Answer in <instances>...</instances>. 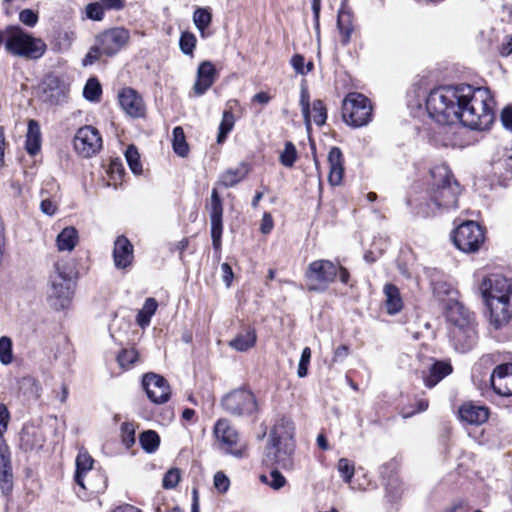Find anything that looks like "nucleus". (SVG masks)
Instances as JSON below:
<instances>
[{"label":"nucleus","mask_w":512,"mask_h":512,"mask_svg":"<svg viewBox=\"0 0 512 512\" xmlns=\"http://www.w3.org/2000/svg\"><path fill=\"white\" fill-rule=\"evenodd\" d=\"M312 111L314 113L313 120L315 124L318 126L324 125L327 119V111L323 101L319 99L315 100L313 102Z\"/></svg>","instance_id":"nucleus-47"},{"label":"nucleus","mask_w":512,"mask_h":512,"mask_svg":"<svg viewBox=\"0 0 512 512\" xmlns=\"http://www.w3.org/2000/svg\"><path fill=\"white\" fill-rule=\"evenodd\" d=\"M40 208L44 214L49 216L54 215L57 210L56 204L49 199H44L40 204Z\"/></svg>","instance_id":"nucleus-62"},{"label":"nucleus","mask_w":512,"mask_h":512,"mask_svg":"<svg viewBox=\"0 0 512 512\" xmlns=\"http://www.w3.org/2000/svg\"><path fill=\"white\" fill-rule=\"evenodd\" d=\"M499 53L503 57H507L512 53V34H508L504 37L499 47Z\"/></svg>","instance_id":"nucleus-58"},{"label":"nucleus","mask_w":512,"mask_h":512,"mask_svg":"<svg viewBox=\"0 0 512 512\" xmlns=\"http://www.w3.org/2000/svg\"><path fill=\"white\" fill-rule=\"evenodd\" d=\"M310 359H311V349L309 347H305L302 350L301 358H300V361L298 364V369H297V375L300 378H304L307 376L308 365L310 363Z\"/></svg>","instance_id":"nucleus-51"},{"label":"nucleus","mask_w":512,"mask_h":512,"mask_svg":"<svg viewBox=\"0 0 512 512\" xmlns=\"http://www.w3.org/2000/svg\"><path fill=\"white\" fill-rule=\"evenodd\" d=\"M294 424L286 418H280L270 432L269 444L264 454V462L268 465L277 464L282 468L292 466L291 455L294 452Z\"/></svg>","instance_id":"nucleus-5"},{"label":"nucleus","mask_w":512,"mask_h":512,"mask_svg":"<svg viewBox=\"0 0 512 512\" xmlns=\"http://www.w3.org/2000/svg\"><path fill=\"white\" fill-rule=\"evenodd\" d=\"M452 238L459 250L473 253L478 251L483 244L484 232L476 222L466 221L454 230Z\"/></svg>","instance_id":"nucleus-14"},{"label":"nucleus","mask_w":512,"mask_h":512,"mask_svg":"<svg viewBox=\"0 0 512 512\" xmlns=\"http://www.w3.org/2000/svg\"><path fill=\"white\" fill-rule=\"evenodd\" d=\"M498 360V354L483 355L473 366V381L480 390L492 388L500 396H512V363L499 364L489 373Z\"/></svg>","instance_id":"nucleus-4"},{"label":"nucleus","mask_w":512,"mask_h":512,"mask_svg":"<svg viewBox=\"0 0 512 512\" xmlns=\"http://www.w3.org/2000/svg\"><path fill=\"white\" fill-rule=\"evenodd\" d=\"M212 14L209 8H197L193 13V22L200 32L201 37L207 36L206 29L210 26Z\"/></svg>","instance_id":"nucleus-34"},{"label":"nucleus","mask_w":512,"mask_h":512,"mask_svg":"<svg viewBox=\"0 0 512 512\" xmlns=\"http://www.w3.org/2000/svg\"><path fill=\"white\" fill-rule=\"evenodd\" d=\"M0 488L1 491L8 495L13 488V476L12 477H2L0 476Z\"/></svg>","instance_id":"nucleus-64"},{"label":"nucleus","mask_w":512,"mask_h":512,"mask_svg":"<svg viewBox=\"0 0 512 512\" xmlns=\"http://www.w3.org/2000/svg\"><path fill=\"white\" fill-rule=\"evenodd\" d=\"M73 269L65 262H56L50 275L48 295L58 301L56 308L63 309L73 294Z\"/></svg>","instance_id":"nucleus-9"},{"label":"nucleus","mask_w":512,"mask_h":512,"mask_svg":"<svg viewBox=\"0 0 512 512\" xmlns=\"http://www.w3.org/2000/svg\"><path fill=\"white\" fill-rule=\"evenodd\" d=\"M216 79L217 71L214 64L211 61H203L198 67L196 81L192 88L194 95H203Z\"/></svg>","instance_id":"nucleus-22"},{"label":"nucleus","mask_w":512,"mask_h":512,"mask_svg":"<svg viewBox=\"0 0 512 512\" xmlns=\"http://www.w3.org/2000/svg\"><path fill=\"white\" fill-rule=\"evenodd\" d=\"M349 355V347L347 345H340L334 351L332 362L344 360Z\"/></svg>","instance_id":"nucleus-63"},{"label":"nucleus","mask_w":512,"mask_h":512,"mask_svg":"<svg viewBox=\"0 0 512 512\" xmlns=\"http://www.w3.org/2000/svg\"><path fill=\"white\" fill-rule=\"evenodd\" d=\"M384 294L387 312L391 315L398 313L403 307L399 289L394 284H386L384 286Z\"/></svg>","instance_id":"nucleus-29"},{"label":"nucleus","mask_w":512,"mask_h":512,"mask_svg":"<svg viewBox=\"0 0 512 512\" xmlns=\"http://www.w3.org/2000/svg\"><path fill=\"white\" fill-rule=\"evenodd\" d=\"M249 172L247 163H240L235 168H229L220 176L219 183L224 187H233L242 181Z\"/></svg>","instance_id":"nucleus-27"},{"label":"nucleus","mask_w":512,"mask_h":512,"mask_svg":"<svg viewBox=\"0 0 512 512\" xmlns=\"http://www.w3.org/2000/svg\"><path fill=\"white\" fill-rule=\"evenodd\" d=\"M11 456L8 446L0 443V476L12 477Z\"/></svg>","instance_id":"nucleus-38"},{"label":"nucleus","mask_w":512,"mask_h":512,"mask_svg":"<svg viewBox=\"0 0 512 512\" xmlns=\"http://www.w3.org/2000/svg\"><path fill=\"white\" fill-rule=\"evenodd\" d=\"M210 221H211V238L212 245L215 250L221 249V237L223 231L222 217H223V204L222 200L216 189L212 190L211 203L209 206Z\"/></svg>","instance_id":"nucleus-19"},{"label":"nucleus","mask_w":512,"mask_h":512,"mask_svg":"<svg viewBox=\"0 0 512 512\" xmlns=\"http://www.w3.org/2000/svg\"><path fill=\"white\" fill-rule=\"evenodd\" d=\"M229 485L230 481L223 472L219 471L214 475V486L219 492H226Z\"/></svg>","instance_id":"nucleus-54"},{"label":"nucleus","mask_w":512,"mask_h":512,"mask_svg":"<svg viewBox=\"0 0 512 512\" xmlns=\"http://www.w3.org/2000/svg\"><path fill=\"white\" fill-rule=\"evenodd\" d=\"M100 51L97 49V43L90 49L85 58L83 59V66L92 65L96 60L99 59Z\"/></svg>","instance_id":"nucleus-59"},{"label":"nucleus","mask_w":512,"mask_h":512,"mask_svg":"<svg viewBox=\"0 0 512 512\" xmlns=\"http://www.w3.org/2000/svg\"><path fill=\"white\" fill-rule=\"evenodd\" d=\"M20 21L28 27H33L38 21L37 14L31 9H24L19 14Z\"/></svg>","instance_id":"nucleus-53"},{"label":"nucleus","mask_w":512,"mask_h":512,"mask_svg":"<svg viewBox=\"0 0 512 512\" xmlns=\"http://www.w3.org/2000/svg\"><path fill=\"white\" fill-rule=\"evenodd\" d=\"M449 339L455 350L465 353L477 342L475 314L463 305L456 303L448 312Z\"/></svg>","instance_id":"nucleus-6"},{"label":"nucleus","mask_w":512,"mask_h":512,"mask_svg":"<svg viewBox=\"0 0 512 512\" xmlns=\"http://www.w3.org/2000/svg\"><path fill=\"white\" fill-rule=\"evenodd\" d=\"M221 405L228 414L235 417L252 416L258 411L255 395L244 388L227 393L222 398Z\"/></svg>","instance_id":"nucleus-13"},{"label":"nucleus","mask_w":512,"mask_h":512,"mask_svg":"<svg viewBox=\"0 0 512 512\" xmlns=\"http://www.w3.org/2000/svg\"><path fill=\"white\" fill-rule=\"evenodd\" d=\"M451 372L452 366L449 362L434 361L427 371H422L423 382L426 387L433 388Z\"/></svg>","instance_id":"nucleus-24"},{"label":"nucleus","mask_w":512,"mask_h":512,"mask_svg":"<svg viewBox=\"0 0 512 512\" xmlns=\"http://www.w3.org/2000/svg\"><path fill=\"white\" fill-rule=\"evenodd\" d=\"M126 161L134 174L142 173V164L140 162V155L137 148L134 145L128 146L125 152Z\"/></svg>","instance_id":"nucleus-39"},{"label":"nucleus","mask_w":512,"mask_h":512,"mask_svg":"<svg viewBox=\"0 0 512 512\" xmlns=\"http://www.w3.org/2000/svg\"><path fill=\"white\" fill-rule=\"evenodd\" d=\"M329 182L339 185L343 177V155L338 147H332L328 154Z\"/></svg>","instance_id":"nucleus-25"},{"label":"nucleus","mask_w":512,"mask_h":512,"mask_svg":"<svg viewBox=\"0 0 512 512\" xmlns=\"http://www.w3.org/2000/svg\"><path fill=\"white\" fill-rule=\"evenodd\" d=\"M113 262L117 269H127L133 263L134 248L132 243L124 235H120L114 241Z\"/></svg>","instance_id":"nucleus-20"},{"label":"nucleus","mask_w":512,"mask_h":512,"mask_svg":"<svg viewBox=\"0 0 512 512\" xmlns=\"http://www.w3.org/2000/svg\"><path fill=\"white\" fill-rule=\"evenodd\" d=\"M25 148L27 153L32 156L36 155L41 149V131L36 120H30L28 122Z\"/></svg>","instance_id":"nucleus-28"},{"label":"nucleus","mask_w":512,"mask_h":512,"mask_svg":"<svg viewBox=\"0 0 512 512\" xmlns=\"http://www.w3.org/2000/svg\"><path fill=\"white\" fill-rule=\"evenodd\" d=\"M172 145L174 152L181 156L186 157L189 152V147L186 142L185 134L182 127L177 126L173 129Z\"/></svg>","instance_id":"nucleus-36"},{"label":"nucleus","mask_w":512,"mask_h":512,"mask_svg":"<svg viewBox=\"0 0 512 512\" xmlns=\"http://www.w3.org/2000/svg\"><path fill=\"white\" fill-rule=\"evenodd\" d=\"M121 437L126 448H130L135 443V426L133 423L124 422L121 424Z\"/></svg>","instance_id":"nucleus-46"},{"label":"nucleus","mask_w":512,"mask_h":512,"mask_svg":"<svg viewBox=\"0 0 512 512\" xmlns=\"http://www.w3.org/2000/svg\"><path fill=\"white\" fill-rule=\"evenodd\" d=\"M342 117L346 124L354 128L366 126L372 119L370 100L361 93H349L343 100Z\"/></svg>","instance_id":"nucleus-11"},{"label":"nucleus","mask_w":512,"mask_h":512,"mask_svg":"<svg viewBox=\"0 0 512 512\" xmlns=\"http://www.w3.org/2000/svg\"><path fill=\"white\" fill-rule=\"evenodd\" d=\"M495 101L487 88L470 85L444 86L432 90L426 99L428 114L440 124L462 123L485 130L494 120Z\"/></svg>","instance_id":"nucleus-1"},{"label":"nucleus","mask_w":512,"mask_h":512,"mask_svg":"<svg viewBox=\"0 0 512 512\" xmlns=\"http://www.w3.org/2000/svg\"><path fill=\"white\" fill-rule=\"evenodd\" d=\"M180 478V470L172 468L165 473L162 480V486L165 489H173L178 485Z\"/></svg>","instance_id":"nucleus-49"},{"label":"nucleus","mask_w":512,"mask_h":512,"mask_svg":"<svg viewBox=\"0 0 512 512\" xmlns=\"http://www.w3.org/2000/svg\"><path fill=\"white\" fill-rule=\"evenodd\" d=\"M235 124V117L231 109L224 110L222 120L219 125L217 143H223L228 134L232 131Z\"/></svg>","instance_id":"nucleus-35"},{"label":"nucleus","mask_w":512,"mask_h":512,"mask_svg":"<svg viewBox=\"0 0 512 512\" xmlns=\"http://www.w3.org/2000/svg\"><path fill=\"white\" fill-rule=\"evenodd\" d=\"M217 447L224 453L235 458H243L246 452V443L242 440L237 429L228 419H219L213 428Z\"/></svg>","instance_id":"nucleus-10"},{"label":"nucleus","mask_w":512,"mask_h":512,"mask_svg":"<svg viewBox=\"0 0 512 512\" xmlns=\"http://www.w3.org/2000/svg\"><path fill=\"white\" fill-rule=\"evenodd\" d=\"M305 60L304 57L300 54H296L291 59V65L294 68V70L298 74L305 75L307 71H305Z\"/></svg>","instance_id":"nucleus-57"},{"label":"nucleus","mask_w":512,"mask_h":512,"mask_svg":"<svg viewBox=\"0 0 512 512\" xmlns=\"http://www.w3.org/2000/svg\"><path fill=\"white\" fill-rule=\"evenodd\" d=\"M73 144L76 152L80 156L89 158L101 150L102 138L96 128L84 126L77 130Z\"/></svg>","instance_id":"nucleus-16"},{"label":"nucleus","mask_w":512,"mask_h":512,"mask_svg":"<svg viewBox=\"0 0 512 512\" xmlns=\"http://www.w3.org/2000/svg\"><path fill=\"white\" fill-rule=\"evenodd\" d=\"M255 343V331L249 328L244 333H239L233 340L229 342V345L237 351L244 352L253 347Z\"/></svg>","instance_id":"nucleus-32"},{"label":"nucleus","mask_w":512,"mask_h":512,"mask_svg":"<svg viewBox=\"0 0 512 512\" xmlns=\"http://www.w3.org/2000/svg\"><path fill=\"white\" fill-rule=\"evenodd\" d=\"M158 307L157 301L150 297L145 300L143 308L136 315V322L141 328L149 326L151 317L155 314Z\"/></svg>","instance_id":"nucleus-33"},{"label":"nucleus","mask_w":512,"mask_h":512,"mask_svg":"<svg viewBox=\"0 0 512 512\" xmlns=\"http://www.w3.org/2000/svg\"><path fill=\"white\" fill-rule=\"evenodd\" d=\"M261 481L274 490H279L286 484L285 477L276 469L272 470L269 475H262Z\"/></svg>","instance_id":"nucleus-44"},{"label":"nucleus","mask_w":512,"mask_h":512,"mask_svg":"<svg viewBox=\"0 0 512 512\" xmlns=\"http://www.w3.org/2000/svg\"><path fill=\"white\" fill-rule=\"evenodd\" d=\"M338 472L345 483H350L354 475V465L346 458H341L337 465Z\"/></svg>","instance_id":"nucleus-48"},{"label":"nucleus","mask_w":512,"mask_h":512,"mask_svg":"<svg viewBox=\"0 0 512 512\" xmlns=\"http://www.w3.org/2000/svg\"><path fill=\"white\" fill-rule=\"evenodd\" d=\"M139 442L143 450L148 453L155 452L160 445V437L157 432L153 430H147L140 434Z\"/></svg>","instance_id":"nucleus-37"},{"label":"nucleus","mask_w":512,"mask_h":512,"mask_svg":"<svg viewBox=\"0 0 512 512\" xmlns=\"http://www.w3.org/2000/svg\"><path fill=\"white\" fill-rule=\"evenodd\" d=\"M147 397L155 404L166 403L171 395V390L166 379L155 373H147L142 381Z\"/></svg>","instance_id":"nucleus-18"},{"label":"nucleus","mask_w":512,"mask_h":512,"mask_svg":"<svg viewBox=\"0 0 512 512\" xmlns=\"http://www.w3.org/2000/svg\"><path fill=\"white\" fill-rule=\"evenodd\" d=\"M501 122L506 129L512 131V105L503 109L501 113Z\"/></svg>","instance_id":"nucleus-60"},{"label":"nucleus","mask_w":512,"mask_h":512,"mask_svg":"<svg viewBox=\"0 0 512 512\" xmlns=\"http://www.w3.org/2000/svg\"><path fill=\"white\" fill-rule=\"evenodd\" d=\"M10 413L4 404H0V436L7 430Z\"/></svg>","instance_id":"nucleus-56"},{"label":"nucleus","mask_w":512,"mask_h":512,"mask_svg":"<svg viewBox=\"0 0 512 512\" xmlns=\"http://www.w3.org/2000/svg\"><path fill=\"white\" fill-rule=\"evenodd\" d=\"M274 223L272 216L269 213L263 215L260 230L263 234H269L273 229Z\"/></svg>","instance_id":"nucleus-61"},{"label":"nucleus","mask_w":512,"mask_h":512,"mask_svg":"<svg viewBox=\"0 0 512 512\" xmlns=\"http://www.w3.org/2000/svg\"><path fill=\"white\" fill-rule=\"evenodd\" d=\"M299 103L301 106L302 115L304 118L305 125L309 129L311 126L310 95H309L308 89L305 86L301 87Z\"/></svg>","instance_id":"nucleus-43"},{"label":"nucleus","mask_w":512,"mask_h":512,"mask_svg":"<svg viewBox=\"0 0 512 512\" xmlns=\"http://www.w3.org/2000/svg\"><path fill=\"white\" fill-rule=\"evenodd\" d=\"M121 108L131 117L139 118L145 114L141 96L132 88H123L118 94Z\"/></svg>","instance_id":"nucleus-21"},{"label":"nucleus","mask_w":512,"mask_h":512,"mask_svg":"<svg viewBox=\"0 0 512 512\" xmlns=\"http://www.w3.org/2000/svg\"><path fill=\"white\" fill-rule=\"evenodd\" d=\"M130 40V32L123 27L105 30L97 36V49L105 56H113L123 49Z\"/></svg>","instance_id":"nucleus-15"},{"label":"nucleus","mask_w":512,"mask_h":512,"mask_svg":"<svg viewBox=\"0 0 512 512\" xmlns=\"http://www.w3.org/2000/svg\"><path fill=\"white\" fill-rule=\"evenodd\" d=\"M479 291L489 309V323L499 330L512 320V280L491 274L482 279Z\"/></svg>","instance_id":"nucleus-3"},{"label":"nucleus","mask_w":512,"mask_h":512,"mask_svg":"<svg viewBox=\"0 0 512 512\" xmlns=\"http://www.w3.org/2000/svg\"><path fill=\"white\" fill-rule=\"evenodd\" d=\"M93 463V458L86 451L78 453L74 480L79 487V490H76L79 497H82L81 491L97 494L106 488L105 477L100 472L92 470Z\"/></svg>","instance_id":"nucleus-8"},{"label":"nucleus","mask_w":512,"mask_h":512,"mask_svg":"<svg viewBox=\"0 0 512 512\" xmlns=\"http://www.w3.org/2000/svg\"><path fill=\"white\" fill-rule=\"evenodd\" d=\"M339 267L336 263L320 259L311 262L305 272L309 291H325L338 275Z\"/></svg>","instance_id":"nucleus-12"},{"label":"nucleus","mask_w":512,"mask_h":512,"mask_svg":"<svg viewBox=\"0 0 512 512\" xmlns=\"http://www.w3.org/2000/svg\"><path fill=\"white\" fill-rule=\"evenodd\" d=\"M461 421L470 425H481L488 420L489 410L482 405L473 402L463 403L458 411Z\"/></svg>","instance_id":"nucleus-23"},{"label":"nucleus","mask_w":512,"mask_h":512,"mask_svg":"<svg viewBox=\"0 0 512 512\" xmlns=\"http://www.w3.org/2000/svg\"><path fill=\"white\" fill-rule=\"evenodd\" d=\"M104 8L102 3H90L86 6V15L89 19L100 21L104 17Z\"/></svg>","instance_id":"nucleus-52"},{"label":"nucleus","mask_w":512,"mask_h":512,"mask_svg":"<svg viewBox=\"0 0 512 512\" xmlns=\"http://www.w3.org/2000/svg\"><path fill=\"white\" fill-rule=\"evenodd\" d=\"M470 505L468 501L459 499L453 502V504L445 509L443 512H469Z\"/></svg>","instance_id":"nucleus-55"},{"label":"nucleus","mask_w":512,"mask_h":512,"mask_svg":"<svg viewBox=\"0 0 512 512\" xmlns=\"http://www.w3.org/2000/svg\"><path fill=\"white\" fill-rule=\"evenodd\" d=\"M21 447L25 451L39 450L45 442L44 435L40 429L25 428L21 433Z\"/></svg>","instance_id":"nucleus-26"},{"label":"nucleus","mask_w":512,"mask_h":512,"mask_svg":"<svg viewBox=\"0 0 512 512\" xmlns=\"http://www.w3.org/2000/svg\"><path fill=\"white\" fill-rule=\"evenodd\" d=\"M337 27L341 35V42L347 45L350 41L353 32V25L351 21V13L341 9L338 12Z\"/></svg>","instance_id":"nucleus-31"},{"label":"nucleus","mask_w":512,"mask_h":512,"mask_svg":"<svg viewBox=\"0 0 512 512\" xmlns=\"http://www.w3.org/2000/svg\"><path fill=\"white\" fill-rule=\"evenodd\" d=\"M69 92V84L57 75H47L42 82V98L46 103L62 104L66 101Z\"/></svg>","instance_id":"nucleus-17"},{"label":"nucleus","mask_w":512,"mask_h":512,"mask_svg":"<svg viewBox=\"0 0 512 512\" xmlns=\"http://www.w3.org/2000/svg\"><path fill=\"white\" fill-rule=\"evenodd\" d=\"M430 173L432 182L429 198L418 205L417 214L430 217L458 208L461 187L450 168L446 164H440L433 167Z\"/></svg>","instance_id":"nucleus-2"},{"label":"nucleus","mask_w":512,"mask_h":512,"mask_svg":"<svg viewBox=\"0 0 512 512\" xmlns=\"http://www.w3.org/2000/svg\"><path fill=\"white\" fill-rule=\"evenodd\" d=\"M78 241V233L74 227L64 228L57 236L56 244L60 251H71Z\"/></svg>","instance_id":"nucleus-30"},{"label":"nucleus","mask_w":512,"mask_h":512,"mask_svg":"<svg viewBox=\"0 0 512 512\" xmlns=\"http://www.w3.org/2000/svg\"><path fill=\"white\" fill-rule=\"evenodd\" d=\"M102 93L101 85L96 78H90L83 89V96L89 101H98Z\"/></svg>","instance_id":"nucleus-41"},{"label":"nucleus","mask_w":512,"mask_h":512,"mask_svg":"<svg viewBox=\"0 0 512 512\" xmlns=\"http://www.w3.org/2000/svg\"><path fill=\"white\" fill-rule=\"evenodd\" d=\"M297 159V151L292 142H286L283 152L280 155V162L286 167H292Z\"/></svg>","instance_id":"nucleus-45"},{"label":"nucleus","mask_w":512,"mask_h":512,"mask_svg":"<svg viewBox=\"0 0 512 512\" xmlns=\"http://www.w3.org/2000/svg\"><path fill=\"white\" fill-rule=\"evenodd\" d=\"M138 358V353L134 349H124L122 350L118 356L117 361L119 365L123 368L129 367L133 364Z\"/></svg>","instance_id":"nucleus-50"},{"label":"nucleus","mask_w":512,"mask_h":512,"mask_svg":"<svg viewBox=\"0 0 512 512\" xmlns=\"http://www.w3.org/2000/svg\"><path fill=\"white\" fill-rule=\"evenodd\" d=\"M13 344L8 336L0 337V362L3 365H9L13 362Z\"/></svg>","instance_id":"nucleus-40"},{"label":"nucleus","mask_w":512,"mask_h":512,"mask_svg":"<svg viewBox=\"0 0 512 512\" xmlns=\"http://www.w3.org/2000/svg\"><path fill=\"white\" fill-rule=\"evenodd\" d=\"M45 42L33 37L19 26L7 27L6 52L27 60L40 59L46 52Z\"/></svg>","instance_id":"nucleus-7"},{"label":"nucleus","mask_w":512,"mask_h":512,"mask_svg":"<svg viewBox=\"0 0 512 512\" xmlns=\"http://www.w3.org/2000/svg\"><path fill=\"white\" fill-rule=\"evenodd\" d=\"M197 39L192 32H182L179 40V47L185 55H193Z\"/></svg>","instance_id":"nucleus-42"}]
</instances>
